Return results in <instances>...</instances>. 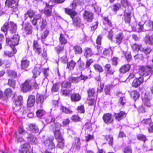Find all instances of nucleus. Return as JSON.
I'll use <instances>...</instances> for the list:
<instances>
[{"mask_svg": "<svg viewBox=\"0 0 153 153\" xmlns=\"http://www.w3.org/2000/svg\"><path fill=\"white\" fill-rule=\"evenodd\" d=\"M40 25V28L42 30L45 28L46 26L47 23L45 19H42L39 22Z\"/></svg>", "mask_w": 153, "mask_h": 153, "instance_id": "nucleus-36", "label": "nucleus"}, {"mask_svg": "<svg viewBox=\"0 0 153 153\" xmlns=\"http://www.w3.org/2000/svg\"><path fill=\"white\" fill-rule=\"evenodd\" d=\"M152 66H147V67L141 66L140 68V72L142 75L146 76L151 74V69Z\"/></svg>", "mask_w": 153, "mask_h": 153, "instance_id": "nucleus-4", "label": "nucleus"}, {"mask_svg": "<svg viewBox=\"0 0 153 153\" xmlns=\"http://www.w3.org/2000/svg\"><path fill=\"white\" fill-rule=\"evenodd\" d=\"M62 86L64 88H69L71 87V84L68 82L64 81L62 84Z\"/></svg>", "mask_w": 153, "mask_h": 153, "instance_id": "nucleus-55", "label": "nucleus"}, {"mask_svg": "<svg viewBox=\"0 0 153 153\" xmlns=\"http://www.w3.org/2000/svg\"><path fill=\"white\" fill-rule=\"evenodd\" d=\"M95 49L97 50V51H94V54L99 55L101 53L103 49V48L101 46V45H98L97 47H96Z\"/></svg>", "mask_w": 153, "mask_h": 153, "instance_id": "nucleus-46", "label": "nucleus"}, {"mask_svg": "<svg viewBox=\"0 0 153 153\" xmlns=\"http://www.w3.org/2000/svg\"><path fill=\"white\" fill-rule=\"evenodd\" d=\"M145 42L146 44L152 45L153 44V35L150 36H146L145 39Z\"/></svg>", "mask_w": 153, "mask_h": 153, "instance_id": "nucleus-24", "label": "nucleus"}, {"mask_svg": "<svg viewBox=\"0 0 153 153\" xmlns=\"http://www.w3.org/2000/svg\"><path fill=\"white\" fill-rule=\"evenodd\" d=\"M30 145L28 143L22 145L20 149L19 150L21 153H30Z\"/></svg>", "mask_w": 153, "mask_h": 153, "instance_id": "nucleus-8", "label": "nucleus"}, {"mask_svg": "<svg viewBox=\"0 0 153 153\" xmlns=\"http://www.w3.org/2000/svg\"><path fill=\"white\" fill-rule=\"evenodd\" d=\"M142 123L143 124L148 125L149 126L150 124H151L152 122L151 119L150 118H149L143 120L142 121Z\"/></svg>", "mask_w": 153, "mask_h": 153, "instance_id": "nucleus-57", "label": "nucleus"}, {"mask_svg": "<svg viewBox=\"0 0 153 153\" xmlns=\"http://www.w3.org/2000/svg\"><path fill=\"white\" fill-rule=\"evenodd\" d=\"M137 28L135 29L136 31L140 32L142 31H145V29L144 28L141 22H139L138 25H137Z\"/></svg>", "mask_w": 153, "mask_h": 153, "instance_id": "nucleus-38", "label": "nucleus"}, {"mask_svg": "<svg viewBox=\"0 0 153 153\" xmlns=\"http://www.w3.org/2000/svg\"><path fill=\"white\" fill-rule=\"evenodd\" d=\"M123 38V35L122 33L117 34L115 37L116 43L118 45H119L122 42Z\"/></svg>", "mask_w": 153, "mask_h": 153, "instance_id": "nucleus-19", "label": "nucleus"}, {"mask_svg": "<svg viewBox=\"0 0 153 153\" xmlns=\"http://www.w3.org/2000/svg\"><path fill=\"white\" fill-rule=\"evenodd\" d=\"M35 103V97L34 96L31 95L28 98L27 105L28 107L33 106Z\"/></svg>", "mask_w": 153, "mask_h": 153, "instance_id": "nucleus-18", "label": "nucleus"}, {"mask_svg": "<svg viewBox=\"0 0 153 153\" xmlns=\"http://www.w3.org/2000/svg\"><path fill=\"white\" fill-rule=\"evenodd\" d=\"M71 99L73 101H78L80 100L81 96L78 94H73L71 95Z\"/></svg>", "mask_w": 153, "mask_h": 153, "instance_id": "nucleus-27", "label": "nucleus"}, {"mask_svg": "<svg viewBox=\"0 0 153 153\" xmlns=\"http://www.w3.org/2000/svg\"><path fill=\"white\" fill-rule=\"evenodd\" d=\"M19 132L17 133V134L19 135H24L25 137L27 136L28 133L26 132L22 127H20L19 128Z\"/></svg>", "mask_w": 153, "mask_h": 153, "instance_id": "nucleus-35", "label": "nucleus"}, {"mask_svg": "<svg viewBox=\"0 0 153 153\" xmlns=\"http://www.w3.org/2000/svg\"><path fill=\"white\" fill-rule=\"evenodd\" d=\"M23 97L22 96H19L15 102L16 106L14 107V109L16 111L20 110L21 108V105L23 102Z\"/></svg>", "mask_w": 153, "mask_h": 153, "instance_id": "nucleus-6", "label": "nucleus"}, {"mask_svg": "<svg viewBox=\"0 0 153 153\" xmlns=\"http://www.w3.org/2000/svg\"><path fill=\"white\" fill-rule=\"evenodd\" d=\"M11 48L12 49L13 51V53L12 51H5L4 52L5 55L9 57H10L13 56V54L15 53L17 51V50L15 48H13L12 47H11Z\"/></svg>", "mask_w": 153, "mask_h": 153, "instance_id": "nucleus-29", "label": "nucleus"}, {"mask_svg": "<svg viewBox=\"0 0 153 153\" xmlns=\"http://www.w3.org/2000/svg\"><path fill=\"white\" fill-rule=\"evenodd\" d=\"M121 3L122 7L124 8H126L128 6V2L127 0H122Z\"/></svg>", "mask_w": 153, "mask_h": 153, "instance_id": "nucleus-61", "label": "nucleus"}, {"mask_svg": "<svg viewBox=\"0 0 153 153\" xmlns=\"http://www.w3.org/2000/svg\"><path fill=\"white\" fill-rule=\"evenodd\" d=\"M76 63L73 60L68 62L67 64V67L70 70H72L74 68Z\"/></svg>", "mask_w": 153, "mask_h": 153, "instance_id": "nucleus-32", "label": "nucleus"}, {"mask_svg": "<svg viewBox=\"0 0 153 153\" xmlns=\"http://www.w3.org/2000/svg\"><path fill=\"white\" fill-rule=\"evenodd\" d=\"M105 139L108 141L109 144L111 145H113V138L110 135H108L105 136Z\"/></svg>", "mask_w": 153, "mask_h": 153, "instance_id": "nucleus-47", "label": "nucleus"}, {"mask_svg": "<svg viewBox=\"0 0 153 153\" xmlns=\"http://www.w3.org/2000/svg\"><path fill=\"white\" fill-rule=\"evenodd\" d=\"M105 69L107 71V73L110 75L113 74L115 70L114 69L111 68L110 65L107 64L105 67Z\"/></svg>", "mask_w": 153, "mask_h": 153, "instance_id": "nucleus-22", "label": "nucleus"}, {"mask_svg": "<svg viewBox=\"0 0 153 153\" xmlns=\"http://www.w3.org/2000/svg\"><path fill=\"white\" fill-rule=\"evenodd\" d=\"M9 29L10 31L13 33L15 32L17 29L16 25L13 22H10L8 23L6 22L1 28V30L3 32H6Z\"/></svg>", "mask_w": 153, "mask_h": 153, "instance_id": "nucleus-3", "label": "nucleus"}, {"mask_svg": "<svg viewBox=\"0 0 153 153\" xmlns=\"http://www.w3.org/2000/svg\"><path fill=\"white\" fill-rule=\"evenodd\" d=\"M8 84L10 86L14 88L15 86L16 82L15 81L12 79H10L8 80Z\"/></svg>", "mask_w": 153, "mask_h": 153, "instance_id": "nucleus-59", "label": "nucleus"}, {"mask_svg": "<svg viewBox=\"0 0 153 153\" xmlns=\"http://www.w3.org/2000/svg\"><path fill=\"white\" fill-rule=\"evenodd\" d=\"M142 48L141 45H138L135 44L132 46V48L134 51H141V49Z\"/></svg>", "mask_w": 153, "mask_h": 153, "instance_id": "nucleus-37", "label": "nucleus"}, {"mask_svg": "<svg viewBox=\"0 0 153 153\" xmlns=\"http://www.w3.org/2000/svg\"><path fill=\"white\" fill-rule=\"evenodd\" d=\"M73 49L76 54H81L82 51L81 48L79 46H75L73 47Z\"/></svg>", "mask_w": 153, "mask_h": 153, "instance_id": "nucleus-33", "label": "nucleus"}, {"mask_svg": "<svg viewBox=\"0 0 153 153\" xmlns=\"http://www.w3.org/2000/svg\"><path fill=\"white\" fill-rule=\"evenodd\" d=\"M29 65V62L26 59H23L21 61V66L22 69L27 68Z\"/></svg>", "mask_w": 153, "mask_h": 153, "instance_id": "nucleus-30", "label": "nucleus"}, {"mask_svg": "<svg viewBox=\"0 0 153 153\" xmlns=\"http://www.w3.org/2000/svg\"><path fill=\"white\" fill-rule=\"evenodd\" d=\"M73 24L75 26H78L81 23V20L79 18L77 17L75 18L73 17Z\"/></svg>", "mask_w": 153, "mask_h": 153, "instance_id": "nucleus-44", "label": "nucleus"}, {"mask_svg": "<svg viewBox=\"0 0 153 153\" xmlns=\"http://www.w3.org/2000/svg\"><path fill=\"white\" fill-rule=\"evenodd\" d=\"M126 11V10L125 11ZM125 13L124 15V20L126 23H129L130 22L131 16V13L130 12H128V13L125 12Z\"/></svg>", "mask_w": 153, "mask_h": 153, "instance_id": "nucleus-28", "label": "nucleus"}, {"mask_svg": "<svg viewBox=\"0 0 153 153\" xmlns=\"http://www.w3.org/2000/svg\"><path fill=\"white\" fill-rule=\"evenodd\" d=\"M152 22L149 21L145 22V25H146V28H145V30H149L152 28Z\"/></svg>", "mask_w": 153, "mask_h": 153, "instance_id": "nucleus-48", "label": "nucleus"}, {"mask_svg": "<svg viewBox=\"0 0 153 153\" xmlns=\"http://www.w3.org/2000/svg\"><path fill=\"white\" fill-rule=\"evenodd\" d=\"M94 68L95 69L99 72H102L103 70L102 67L98 64H96L94 65Z\"/></svg>", "mask_w": 153, "mask_h": 153, "instance_id": "nucleus-51", "label": "nucleus"}, {"mask_svg": "<svg viewBox=\"0 0 153 153\" xmlns=\"http://www.w3.org/2000/svg\"><path fill=\"white\" fill-rule=\"evenodd\" d=\"M33 49L35 52L39 55L42 52V49L40 45L38 44L37 41H34L33 42Z\"/></svg>", "mask_w": 153, "mask_h": 153, "instance_id": "nucleus-10", "label": "nucleus"}, {"mask_svg": "<svg viewBox=\"0 0 153 153\" xmlns=\"http://www.w3.org/2000/svg\"><path fill=\"white\" fill-rule=\"evenodd\" d=\"M77 110L78 112L81 113H83L85 112L84 107L83 105L78 106L77 108Z\"/></svg>", "mask_w": 153, "mask_h": 153, "instance_id": "nucleus-63", "label": "nucleus"}, {"mask_svg": "<svg viewBox=\"0 0 153 153\" xmlns=\"http://www.w3.org/2000/svg\"><path fill=\"white\" fill-rule=\"evenodd\" d=\"M126 115V113L123 111H120V113L115 114V118L118 121H119L121 120L124 118Z\"/></svg>", "mask_w": 153, "mask_h": 153, "instance_id": "nucleus-20", "label": "nucleus"}, {"mask_svg": "<svg viewBox=\"0 0 153 153\" xmlns=\"http://www.w3.org/2000/svg\"><path fill=\"white\" fill-rule=\"evenodd\" d=\"M131 96L133 99L136 100L139 97V94L136 91H132L131 93Z\"/></svg>", "mask_w": 153, "mask_h": 153, "instance_id": "nucleus-39", "label": "nucleus"}, {"mask_svg": "<svg viewBox=\"0 0 153 153\" xmlns=\"http://www.w3.org/2000/svg\"><path fill=\"white\" fill-rule=\"evenodd\" d=\"M102 119L104 123L107 124L111 123L113 121L111 114L109 113L104 114Z\"/></svg>", "mask_w": 153, "mask_h": 153, "instance_id": "nucleus-9", "label": "nucleus"}, {"mask_svg": "<svg viewBox=\"0 0 153 153\" xmlns=\"http://www.w3.org/2000/svg\"><path fill=\"white\" fill-rule=\"evenodd\" d=\"M33 74V77L36 78L37 76H38L40 74V69L39 68H35L32 71Z\"/></svg>", "mask_w": 153, "mask_h": 153, "instance_id": "nucleus-34", "label": "nucleus"}, {"mask_svg": "<svg viewBox=\"0 0 153 153\" xmlns=\"http://www.w3.org/2000/svg\"><path fill=\"white\" fill-rule=\"evenodd\" d=\"M57 142V147L62 149L64 146V140L63 138L56 139Z\"/></svg>", "mask_w": 153, "mask_h": 153, "instance_id": "nucleus-26", "label": "nucleus"}, {"mask_svg": "<svg viewBox=\"0 0 153 153\" xmlns=\"http://www.w3.org/2000/svg\"><path fill=\"white\" fill-rule=\"evenodd\" d=\"M44 96L40 94H37L36 97V101L38 105L42 107V104L44 101Z\"/></svg>", "mask_w": 153, "mask_h": 153, "instance_id": "nucleus-12", "label": "nucleus"}, {"mask_svg": "<svg viewBox=\"0 0 153 153\" xmlns=\"http://www.w3.org/2000/svg\"><path fill=\"white\" fill-rule=\"evenodd\" d=\"M124 152L125 153H131L132 150L131 148L129 146L126 147L124 149Z\"/></svg>", "mask_w": 153, "mask_h": 153, "instance_id": "nucleus-64", "label": "nucleus"}, {"mask_svg": "<svg viewBox=\"0 0 153 153\" xmlns=\"http://www.w3.org/2000/svg\"><path fill=\"white\" fill-rule=\"evenodd\" d=\"M28 141L31 144H35L38 143V140L34 135L31 134H30L26 137Z\"/></svg>", "mask_w": 153, "mask_h": 153, "instance_id": "nucleus-15", "label": "nucleus"}, {"mask_svg": "<svg viewBox=\"0 0 153 153\" xmlns=\"http://www.w3.org/2000/svg\"><path fill=\"white\" fill-rule=\"evenodd\" d=\"M61 126V125L57 123L53 125L52 126V127L53 128V131H55V130H60L59 129Z\"/></svg>", "mask_w": 153, "mask_h": 153, "instance_id": "nucleus-50", "label": "nucleus"}, {"mask_svg": "<svg viewBox=\"0 0 153 153\" xmlns=\"http://www.w3.org/2000/svg\"><path fill=\"white\" fill-rule=\"evenodd\" d=\"M61 109L62 112L66 114H69L72 112L70 109L64 106H62L61 107Z\"/></svg>", "mask_w": 153, "mask_h": 153, "instance_id": "nucleus-56", "label": "nucleus"}, {"mask_svg": "<svg viewBox=\"0 0 153 153\" xmlns=\"http://www.w3.org/2000/svg\"><path fill=\"white\" fill-rule=\"evenodd\" d=\"M30 130L33 132L37 133L39 131L38 127L35 125L31 124L30 126Z\"/></svg>", "mask_w": 153, "mask_h": 153, "instance_id": "nucleus-31", "label": "nucleus"}, {"mask_svg": "<svg viewBox=\"0 0 153 153\" xmlns=\"http://www.w3.org/2000/svg\"><path fill=\"white\" fill-rule=\"evenodd\" d=\"M43 143L48 149L51 150L55 148V145L53 142V137H43Z\"/></svg>", "mask_w": 153, "mask_h": 153, "instance_id": "nucleus-1", "label": "nucleus"}, {"mask_svg": "<svg viewBox=\"0 0 153 153\" xmlns=\"http://www.w3.org/2000/svg\"><path fill=\"white\" fill-rule=\"evenodd\" d=\"M4 93L6 96L10 97L12 94L13 91L10 88H7L5 90Z\"/></svg>", "mask_w": 153, "mask_h": 153, "instance_id": "nucleus-54", "label": "nucleus"}, {"mask_svg": "<svg viewBox=\"0 0 153 153\" xmlns=\"http://www.w3.org/2000/svg\"><path fill=\"white\" fill-rule=\"evenodd\" d=\"M103 21L104 24H107L109 26L111 27L112 23L108 17H104L103 18Z\"/></svg>", "mask_w": 153, "mask_h": 153, "instance_id": "nucleus-41", "label": "nucleus"}, {"mask_svg": "<svg viewBox=\"0 0 153 153\" xmlns=\"http://www.w3.org/2000/svg\"><path fill=\"white\" fill-rule=\"evenodd\" d=\"M6 42L10 47L14 48V46L18 44L20 36L18 34H15L11 38H8L6 37Z\"/></svg>", "mask_w": 153, "mask_h": 153, "instance_id": "nucleus-2", "label": "nucleus"}, {"mask_svg": "<svg viewBox=\"0 0 153 153\" xmlns=\"http://www.w3.org/2000/svg\"><path fill=\"white\" fill-rule=\"evenodd\" d=\"M65 11L66 14L70 15L72 18H73V17H75L77 14V13L74 11L68 8H65Z\"/></svg>", "mask_w": 153, "mask_h": 153, "instance_id": "nucleus-23", "label": "nucleus"}, {"mask_svg": "<svg viewBox=\"0 0 153 153\" xmlns=\"http://www.w3.org/2000/svg\"><path fill=\"white\" fill-rule=\"evenodd\" d=\"M83 17L87 21L91 22L93 19V14L92 13L85 11L83 15Z\"/></svg>", "mask_w": 153, "mask_h": 153, "instance_id": "nucleus-13", "label": "nucleus"}, {"mask_svg": "<svg viewBox=\"0 0 153 153\" xmlns=\"http://www.w3.org/2000/svg\"><path fill=\"white\" fill-rule=\"evenodd\" d=\"M52 6L46 4V7L45 8L44 13L47 16H50L52 14Z\"/></svg>", "mask_w": 153, "mask_h": 153, "instance_id": "nucleus-16", "label": "nucleus"}, {"mask_svg": "<svg viewBox=\"0 0 153 153\" xmlns=\"http://www.w3.org/2000/svg\"><path fill=\"white\" fill-rule=\"evenodd\" d=\"M9 76L13 78H15L16 76V73L14 71H9L8 72Z\"/></svg>", "mask_w": 153, "mask_h": 153, "instance_id": "nucleus-58", "label": "nucleus"}, {"mask_svg": "<svg viewBox=\"0 0 153 153\" xmlns=\"http://www.w3.org/2000/svg\"><path fill=\"white\" fill-rule=\"evenodd\" d=\"M54 131V133L55 138L56 139H59L63 138L62 135L61 134L60 130H55Z\"/></svg>", "mask_w": 153, "mask_h": 153, "instance_id": "nucleus-40", "label": "nucleus"}, {"mask_svg": "<svg viewBox=\"0 0 153 153\" xmlns=\"http://www.w3.org/2000/svg\"><path fill=\"white\" fill-rule=\"evenodd\" d=\"M60 43L62 44H65L67 42V40L65 38L64 36L62 34H61L59 38Z\"/></svg>", "mask_w": 153, "mask_h": 153, "instance_id": "nucleus-45", "label": "nucleus"}, {"mask_svg": "<svg viewBox=\"0 0 153 153\" xmlns=\"http://www.w3.org/2000/svg\"><path fill=\"white\" fill-rule=\"evenodd\" d=\"M15 134L16 137L18 142L22 143L24 141V139L20 137V135H19L17 134V132L15 133Z\"/></svg>", "mask_w": 153, "mask_h": 153, "instance_id": "nucleus-62", "label": "nucleus"}, {"mask_svg": "<svg viewBox=\"0 0 153 153\" xmlns=\"http://www.w3.org/2000/svg\"><path fill=\"white\" fill-rule=\"evenodd\" d=\"M92 53L91 49L90 48H87L85 49L84 55L85 57L87 58L88 57L91 56Z\"/></svg>", "mask_w": 153, "mask_h": 153, "instance_id": "nucleus-43", "label": "nucleus"}, {"mask_svg": "<svg viewBox=\"0 0 153 153\" xmlns=\"http://www.w3.org/2000/svg\"><path fill=\"white\" fill-rule=\"evenodd\" d=\"M80 58L78 61V63L79 68L80 70H84L86 68L85 66L84 62L80 60Z\"/></svg>", "mask_w": 153, "mask_h": 153, "instance_id": "nucleus-42", "label": "nucleus"}, {"mask_svg": "<svg viewBox=\"0 0 153 153\" xmlns=\"http://www.w3.org/2000/svg\"><path fill=\"white\" fill-rule=\"evenodd\" d=\"M152 50L150 48H148L146 49H144L142 48L141 49V51L143 52L146 54H149L151 51Z\"/></svg>", "mask_w": 153, "mask_h": 153, "instance_id": "nucleus-60", "label": "nucleus"}, {"mask_svg": "<svg viewBox=\"0 0 153 153\" xmlns=\"http://www.w3.org/2000/svg\"><path fill=\"white\" fill-rule=\"evenodd\" d=\"M76 141L77 143L72 148L73 149L74 153H82V150L80 148V144L79 143L80 139L79 138H76Z\"/></svg>", "mask_w": 153, "mask_h": 153, "instance_id": "nucleus-7", "label": "nucleus"}, {"mask_svg": "<svg viewBox=\"0 0 153 153\" xmlns=\"http://www.w3.org/2000/svg\"><path fill=\"white\" fill-rule=\"evenodd\" d=\"M37 117H41L45 114V111L42 109H39L36 112Z\"/></svg>", "mask_w": 153, "mask_h": 153, "instance_id": "nucleus-52", "label": "nucleus"}, {"mask_svg": "<svg viewBox=\"0 0 153 153\" xmlns=\"http://www.w3.org/2000/svg\"><path fill=\"white\" fill-rule=\"evenodd\" d=\"M130 68V66L128 64H126L121 66L120 69V71L121 73H124L128 71Z\"/></svg>", "mask_w": 153, "mask_h": 153, "instance_id": "nucleus-21", "label": "nucleus"}, {"mask_svg": "<svg viewBox=\"0 0 153 153\" xmlns=\"http://www.w3.org/2000/svg\"><path fill=\"white\" fill-rule=\"evenodd\" d=\"M35 14V12L34 11L30 10L27 11V12L25 14V19L26 20L28 17L30 18H32Z\"/></svg>", "mask_w": 153, "mask_h": 153, "instance_id": "nucleus-25", "label": "nucleus"}, {"mask_svg": "<svg viewBox=\"0 0 153 153\" xmlns=\"http://www.w3.org/2000/svg\"><path fill=\"white\" fill-rule=\"evenodd\" d=\"M31 86L30 83V81L26 80L21 86L22 91L24 92H26L30 91Z\"/></svg>", "mask_w": 153, "mask_h": 153, "instance_id": "nucleus-5", "label": "nucleus"}, {"mask_svg": "<svg viewBox=\"0 0 153 153\" xmlns=\"http://www.w3.org/2000/svg\"><path fill=\"white\" fill-rule=\"evenodd\" d=\"M32 27L28 23L25 24L24 26V32L26 34H30L32 32Z\"/></svg>", "mask_w": 153, "mask_h": 153, "instance_id": "nucleus-14", "label": "nucleus"}, {"mask_svg": "<svg viewBox=\"0 0 153 153\" xmlns=\"http://www.w3.org/2000/svg\"><path fill=\"white\" fill-rule=\"evenodd\" d=\"M19 0H7L5 1L6 4L9 7H17Z\"/></svg>", "mask_w": 153, "mask_h": 153, "instance_id": "nucleus-11", "label": "nucleus"}, {"mask_svg": "<svg viewBox=\"0 0 153 153\" xmlns=\"http://www.w3.org/2000/svg\"><path fill=\"white\" fill-rule=\"evenodd\" d=\"M143 78L142 77L136 78L133 80L132 84V86L135 88L138 87L143 82Z\"/></svg>", "mask_w": 153, "mask_h": 153, "instance_id": "nucleus-17", "label": "nucleus"}, {"mask_svg": "<svg viewBox=\"0 0 153 153\" xmlns=\"http://www.w3.org/2000/svg\"><path fill=\"white\" fill-rule=\"evenodd\" d=\"M68 80L72 83H77L79 81L78 77H71L69 78Z\"/></svg>", "mask_w": 153, "mask_h": 153, "instance_id": "nucleus-53", "label": "nucleus"}, {"mask_svg": "<svg viewBox=\"0 0 153 153\" xmlns=\"http://www.w3.org/2000/svg\"><path fill=\"white\" fill-rule=\"evenodd\" d=\"M143 101L144 105L146 106L149 107L151 106V104L150 102V99L149 98H145L143 100Z\"/></svg>", "mask_w": 153, "mask_h": 153, "instance_id": "nucleus-49", "label": "nucleus"}]
</instances>
